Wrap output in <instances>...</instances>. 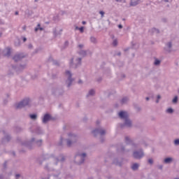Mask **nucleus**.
Wrapping results in <instances>:
<instances>
[{"label":"nucleus","instance_id":"f257e3e1","mask_svg":"<svg viewBox=\"0 0 179 179\" xmlns=\"http://www.w3.org/2000/svg\"><path fill=\"white\" fill-rule=\"evenodd\" d=\"M119 117H120V118H122L123 120H125V125L127 127H131V120H128V113H127L125 111H120L119 113Z\"/></svg>","mask_w":179,"mask_h":179},{"label":"nucleus","instance_id":"f03ea898","mask_svg":"<svg viewBox=\"0 0 179 179\" xmlns=\"http://www.w3.org/2000/svg\"><path fill=\"white\" fill-rule=\"evenodd\" d=\"M29 101L30 100L29 99H24L15 106V108H23V107H26V106H29Z\"/></svg>","mask_w":179,"mask_h":179},{"label":"nucleus","instance_id":"7ed1b4c3","mask_svg":"<svg viewBox=\"0 0 179 179\" xmlns=\"http://www.w3.org/2000/svg\"><path fill=\"white\" fill-rule=\"evenodd\" d=\"M133 156L135 159H141V157H143V152L136 151L134 152Z\"/></svg>","mask_w":179,"mask_h":179},{"label":"nucleus","instance_id":"20e7f679","mask_svg":"<svg viewBox=\"0 0 179 179\" xmlns=\"http://www.w3.org/2000/svg\"><path fill=\"white\" fill-rule=\"evenodd\" d=\"M50 120H51V116L49 114H45L43 117V122L45 124V122H48Z\"/></svg>","mask_w":179,"mask_h":179},{"label":"nucleus","instance_id":"39448f33","mask_svg":"<svg viewBox=\"0 0 179 179\" xmlns=\"http://www.w3.org/2000/svg\"><path fill=\"white\" fill-rule=\"evenodd\" d=\"M78 157H80V159H82V161L80 162H78V164H82V163L85 162L84 157H86V154L83 153L82 155H79Z\"/></svg>","mask_w":179,"mask_h":179},{"label":"nucleus","instance_id":"423d86ee","mask_svg":"<svg viewBox=\"0 0 179 179\" xmlns=\"http://www.w3.org/2000/svg\"><path fill=\"white\" fill-rule=\"evenodd\" d=\"M6 53L5 54L6 57H10V48H7L6 49Z\"/></svg>","mask_w":179,"mask_h":179},{"label":"nucleus","instance_id":"0eeeda50","mask_svg":"<svg viewBox=\"0 0 179 179\" xmlns=\"http://www.w3.org/2000/svg\"><path fill=\"white\" fill-rule=\"evenodd\" d=\"M94 132H99V134L101 135H104L106 134V131L105 130L96 129V130L94 131Z\"/></svg>","mask_w":179,"mask_h":179},{"label":"nucleus","instance_id":"6e6552de","mask_svg":"<svg viewBox=\"0 0 179 179\" xmlns=\"http://www.w3.org/2000/svg\"><path fill=\"white\" fill-rule=\"evenodd\" d=\"M21 59L20 57V55H16L14 57H13V59L14 61L17 62V61H20V59Z\"/></svg>","mask_w":179,"mask_h":179},{"label":"nucleus","instance_id":"1a4fd4ad","mask_svg":"<svg viewBox=\"0 0 179 179\" xmlns=\"http://www.w3.org/2000/svg\"><path fill=\"white\" fill-rule=\"evenodd\" d=\"M139 167V164H134L131 166L132 170H138V168Z\"/></svg>","mask_w":179,"mask_h":179},{"label":"nucleus","instance_id":"9d476101","mask_svg":"<svg viewBox=\"0 0 179 179\" xmlns=\"http://www.w3.org/2000/svg\"><path fill=\"white\" fill-rule=\"evenodd\" d=\"M66 75H67L69 76V80H70V82H72V80H71V78L72 77V74H71V72L66 71Z\"/></svg>","mask_w":179,"mask_h":179},{"label":"nucleus","instance_id":"9b49d317","mask_svg":"<svg viewBox=\"0 0 179 179\" xmlns=\"http://www.w3.org/2000/svg\"><path fill=\"white\" fill-rule=\"evenodd\" d=\"M173 161V159L172 158H166L165 159H164V163H170L171 162H172Z\"/></svg>","mask_w":179,"mask_h":179},{"label":"nucleus","instance_id":"f8f14e48","mask_svg":"<svg viewBox=\"0 0 179 179\" xmlns=\"http://www.w3.org/2000/svg\"><path fill=\"white\" fill-rule=\"evenodd\" d=\"M29 117L31 120H36V118H37L36 115H30Z\"/></svg>","mask_w":179,"mask_h":179},{"label":"nucleus","instance_id":"ddd939ff","mask_svg":"<svg viewBox=\"0 0 179 179\" xmlns=\"http://www.w3.org/2000/svg\"><path fill=\"white\" fill-rule=\"evenodd\" d=\"M89 96H93V94H94V90H91L90 92H89Z\"/></svg>","mask_w":179,"mask_h":179},{"label":"nucleus","instance_id":"4468645a","mask_svg":"<svg viewBox=\"0 0 179 179\" xmlns=\"http://www.w3.org/2000/svg\"><path fill=\"white\" fill-rule=\"evenodd\" d=\"M166 113H169V114H171V113H173V108H168L166 110Z\"/></svg>","mask_w":179,"mask_h":179},{"label":"nucleus","instance_id":"2eb2a0df","mask_svg":"<svg viewBox=\"0 0 179 179\" xmlns=\"http://www.w3.org/2000/svg\"><path fill=\"white\" fill-rule=\"evenodd\" d=\"M159 64H160V60H159V59H155V65H159Z\"/></svg>","mask_w":179,"mask_h":179},{"label":"nucleus","instance_id":"dca6fc26","mask_svg":"<svg viewBox=\"0 0 179 179\" xmlns=\"http://www.w3.org/2000/svg\"><path fill=\"white\" fill-rule=\"evenodd\" d=\"M178 97L175 96V97L173 98V103H176V102L178 101Z\"/></svg>","mask_w":179,"mask_h":179},{"label":"nucleus","instance_id":"f3484780","mask_svg":"<svg viewBox=\"0 0 179 179\" xmlns=\"http://www.w3.org/2000/svg\"><path fill=\"white\" fill-rule=\"evenodd\" d=\"M76 29H78V30H80V31L81 33H83V30H84L83 27H80V28L76 27Z\"/></svg>","mask_w":179,"mask_h":179},{"label":"nucleus","instance_id":"a211bd4d","mask_svg":"<svg viewBox=\"0 0 179 179\" xmlns=\"http://www.w3.org/2000/svg\"><path fill=\"white\" fill-rule=\"evenodd\" d=\"M117 44H118V42L117 41V40L113 41V45L115 47Z\"/></svg>","mask_w":179,"mask_h":179},{"label":"nucleus","instance_id":"6ab92c4d","mask_svg":"<svg viewBox=\"0 0 179 179\" xmlns=\"http://www.w3.org/2000/svg\"><path fill=\"white\" fill-rule=\"evenodd\" d=\"M91 41L92 42V43H96V38H94V37H91Z\"/></svg>","mask_w":179,"mask_h":179},{"label":"nucleus","instance_id":"aec40b11","mask_svg":"<svg viewBox=\"0 0 179 179\" xmlns=\"http://www.w3.org/2000/svg\"><path fill=\"white\" fill-rule=\"evenodd\" d=\"M175 145H179V139H176L174 141Z\"/></svg>","mask_w":179,"mask_h":179},{"label":"nucleus","instance_id":"412c9836","mask_svg":"<svg viewBox=\"0 0 179 179\" xmlns=\"http://www.w3.org/2000/svg\"><path fill=\"white\" fill-rule=\"evenodd\" d=\"M127 100H128V99H127V98H123V99H122V103H125V101H127Z\"/></svg>","mask_w":179,"mask_h":179},{"label":"nucleus","instance_id":"4be33fe9","mask_svg":"<svg viewBox=\"0 0 179 179\" xmlns=\"http://www.w3.org/2000/svg\"><path fill=\"white\" fill-rule=\"evenodd\" d=\"M148 163H150V164H153V159H148Z\"/></svg>","mask_w":179,"mask_h":179},{"label":"nucleus","instance_id":"5701e85b","mask_svg":"<svg viewBox=\"0 0 179 179\" xmlns=\"http://www.w3.org/2000/svg\"><path fill=\"white\" fill-rule=\"evenodd\" d=\"M99 13H100V15H101V17H104V12L103 11H100Z\"/></svg>","mask_w":179,"mask_h":179},{"label":"nucleus","instance_id":"b1692460","mask_svg":"<svg viewBox=\"0 0 179 179\" xmlns=\"http://www.w3.org/2000/svg\"><path fill=\"white\" fill-rule=\"evenodd\" d=\"M71 145H72V143L71 142V141H67V146H71Z\"/></svg>","mask_w":179,"mask_h":179},{"label":"nucleus","instance_id":"393cba45","mask_svg":"<svg viewBox=\"0 0 179 179\" xmlns=\"http://www.w3.org/2000/svg\"><path fill=\"white\" fill-rule=\"evenodd\" d=\"M160 95H158L157 96V101H156V103H159V100H160Z\"/></svg>","mask_w":179,"mask_h":179},{"label":"nucleus","instance_id":"a878e982","mask_svg":"<svg viewBox=\"0 0 179 179\" xmlns=\"http://www.w3.org/2000/svg\"><path fill=\"white\" fill-rule=\"evenodd\" d=\"M116 2H125V0H115Z\"/></svg>","mask_w":179,"mask_h":179},{"label":"nucleus","instance_id":"bb28decb","mask_svg":"<svg viewBox=\"0 0 179 179\" xmlns=\"http://www.w3.org/2000/svg\"><path fill=\"white\" fill-rule=\"evenodd\" d=\"M78 64H80L82 62V59L78 58Z\"/></svg>","mask_w":179,"mask_h":179},{"label":"nucleus","instance_id":"cd10ccee","mask_svg":"<svg viewBox=\"0 0 179 179\" xmlns=\"http://www.w3.org/2000/svg\"><path fill=\"white\" fill-rule=\"evenodd\" d=\"M168 47H169V48H171V43H168Z\"/></svg>","mask_w":179,"mask_h":179},{"label":"nucleus","instance_id":"c85d7f7f","mask_svg":"<svg viewBox=\"0 0 179 179\" xmlns=\"http://www.w3.org/2000/svg\"><path fill=\"white\" fill-rule=\"evenodd\" d=\"M78 47H79V48H83V45H79Z\"/></svg>","mask_w":179,"mask_h":179},{"label":"nucleus","instance_id":"c756f323","mask_svg":"<svg viewBox=\"0 0 179 179\" xmlns=\"http://www.w3.org/2000/svg\"><path fill=\"white\" fill-rule=\"evenodd\" d=\"M125 139H126V142H128V141H129V138L128 137H126Z\"/></svg>","mask_w":179,"mask_h":179},{"label":"nucleus","instance_id":"7c9ffc66","mask_svg":"<svg viewBox=\"0 0 179 179\" xmlns=\"http://www.w3.org/2000/svg\"><path fill=\"white\" fill-rule=\"evenodd\" d=\"M118 27H119V29H122V25L120 24L118 26Z\"/></svg>","mask_w":179,"mask_h":179},{"label":"nucleus","instance_id":"2f4dec72","mask_svg":"<svg viewBox=\"0 0 179 179\" xmlns=\"http://www.w3.org/2000/svg\"><path fill=\"white\" fill-rule=\"evenodd\" d=\"M18 177H20V175L17 174V175H16V178H17Z\"/></svg>","mask_w":179,"mask_h":179},{"label":"nucleus","instance_id":"473e14b6","mask_svg":"<svg viewBox=\"0 0 179 179\" xmlns=\"http://www.w3.org/2000/svg\"><path fill=\"white\" fill-rule=\"evenodd\" d=\"M155 31H157V33H159V31L157 30L156 29H154Z\"/></svg>","mask_w":179,"mask_h":179},{"label":"nucleus","instance_id":"72a5a7b5","mask_svg":"<svg viewBox=\"0 0 179 179\" xmlns=\"http://www.w3.org/2000/svg\"><path fill=\"white\" fill-rule=\"evenodd\" d=\"M83 24H86V22L83 21Z\"/></svg>","mask_w":179,"mask_h":179},{"label":"nucleus","instance_id":"f704fd0d","mask_svg":"<svg viewBox=\"0 0 179 179\" xmlns=\"http://www.w3.org/2000/svg\"><path fill=\"white\" fill-rule=\"evenodd\" d=\"M38 31V28H36L35 31Z\"/></svg>","mask_w":179,"mask_h":179},{"label":"nucleus","instance_id":"c9c22d12","mask_svg":"<svg viewBox=\"0 0 179 179\" xmlns=\"http://www.w3.org/2000/svg\"><path fill=\"white\" fill-rule=\"evenodd\" d=\"M15 15H19V12L16 11Z\"/></svg>","mask_w":179,"mask_h":179},{"label":"nucleus","instance_id":"e433bc0d","mask_svg":"<svg viewBox=\"0 0 179 179\" xmlns=\"http://www.w3.org/2000/svg\"><path fill=\"white\" fill-rule=\"evenodd\" d=\"M26 40H27L26 38H23L24 42L26 41Z\"/></svg>","mask_w":179,"mask_h":179},{"label":"nucleus","instance_id":"4c0bfd02","mask_svg":"<svg viewBox=\"0 0 179 179\" xmlns=\"http://www.w3.org/2000/svg\"><path fill=\"white\" fill-rule=\"evenodd\" d=\"M165 1V2H168L169 1V0H164Z\"/></svg>","mask_w":179,"mask_h":179},{"label":"nucleus","instance_id":"58836bf2","mask_svg":"<svg viewBox=\"0 0 179 179\" xmlns=\"http://www.w3.org/2000/svg\"><path fill=\"white\" fill-rule=\"evenodd\" d=\"M24 30H26V27H24Z\"/></svg>","mask_w":179,"mask_h":179},{"label":"nucleus","instance_id":"ea45409f","mask_svg":"<svg viewBox=\"0 0 179 179\" xmlns=\"http://www.w3.org/2000/svg\"><path fill=\"white\" fill-rule=\"evenodd\" d=\"M73 60H71V64H73Z\"/></svg>","mask_w":179,"mask_h":179},{"label":"nucleus","instance_id":"a19ab883","mask_svg":"<svg viewBox=\"0 0 179 179\" xmlns=\"http://www.w3.org/2000/svg\"><path fill=\"white\" fill-rule=\"evenodd\" d=\"M146 100H149V97H147V98H146Z\"/></svg>","mask_w":179,"mask_h":179},{"label":"nucleus","instance_id":"79ce46f5","mask_svg":"<svg viewBox=\"0 0 179 179\" xmlns=\"http://www.w3.org/2000/svg\"><path fill=\"white\" fill-rule=\"evenodd\" d=\"M69 136H72V134H69Z\"/></svg>","mask_w":179,"mask_h":179},{"label":"nucleus","instance_id":"37998d69","mask_svg":"<svg viewBox=\"0 0 179 179\" xmlns=\"http://www.w3.org/2000/svg\"><path fill=\"white\" fill-rule=\"evenodd\" d=\"M38 27H40V24H38Z\"/></svg>","mask_w":179,"mask_h":179},{"label":"nucleus","instance_id":"c03bdc74","mask_svg":"<svg viewBox=\"0 0 179 179\" xmlns=\"http://www.w3.org/2000/svg\"><path fill=\"white\" fill-rule=\"evenodd\" d=\"M40 29V30H43V28H39Z\"/></svg>","mask_w":179,"mask_h":179},{"label":"nucleus","instance_id":"a18cd8bd","mask_svg":"<svg viewBox=\"0 0 179 179\" xmlns=\"http://www.w3.org/2000/svg\"><path fill=\"white\" fill-rule=\"evenodd\" d=\"M68 86H69H69H71V84H69V85H68Z\"/></svg>","mask_w":179,"mask_h":179},{"label":"nucleus","instance_id":"49530a36","mask_svg":"<svg viewBox=\"0 0 179 179\" xmlns=\"http://www.w3.org/2000/svg\"><path fill=\"white\" fill-rule=\"evenodd\" d=\"M78 83H81V81L80 80Z\"/></svg>","mask_w":179,"mask_h":179},{"label":"nucleus","instance_id":"de8ad7c7","mask_svg":"<svg viewBox=\"0 0 179 179\" xmlns=\"http://www.w3.org/2000/svg\"><path fill=\"white\" fill-rule=\"evenodd\" d=\"M178 92H179V90H178Z\"/></svg>","mask_w":179,"mask_h":179}]
</instances>
